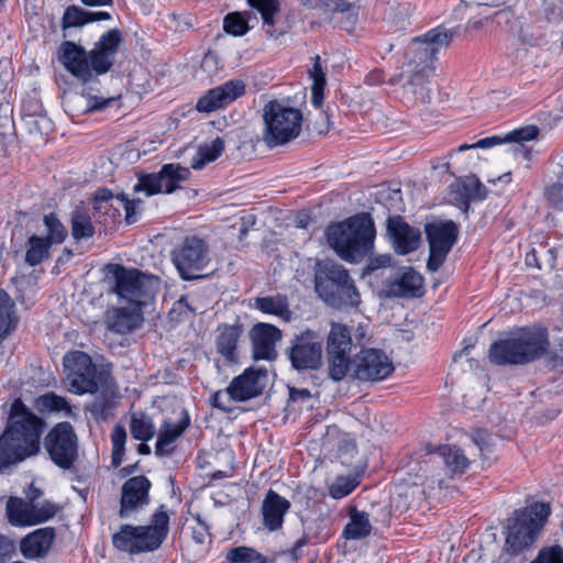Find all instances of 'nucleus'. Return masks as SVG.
Here are the masks:
<instances>
[{
	"mask_svg": "<svg viewBox=\"0 0 563 563\" xmlns=\"http://www.w3.org/2000/svg\"><path fill=\"white\" fill-rule=\"evenodd\" d=\"M44 422L20 399L10 409L7 427L0 435V471L36 455Z\"/></svg>",
	"mask_w": 563,
	"mask_h": 563,
	"instance_id": "1",
	"label": "nucleus"
},
{
	"mask_svg": "<svg viewBox=\"0 0 563 563\" xmlns=\"http://www.w3.org/2000/svg\"><path fill=\"white\" fill-rule=\"evenodd\" d=\"M452 37L450 30L437 27L416 37L410 44V58L401 68L399 81L407 93L422 103L430 100L427 85L434 73L432 63L437 54L449 46Z\"/></svg>",
	"mask_w": 563,
	"mask_h": 563,
	"instance_id": "2",
	"label": "nucleus"
},
{
	"mask_svg": "<svg viewBox=\"0 0 563 563\" xmlns=\"http://www.w3.org/2000/svg\"><path fill=\"white\" fill-rule=\"evenodd\" d=\"M121 42L122 34L117 29L103 34L89 53L74 42L65 41L59 47L58 60L71 75L86 82L93 74H104L111 68Z\"/></svg>",
	"mask_w": 563,
	"mask_h": 563,
	"instance_id": "3",
	"label": "nucleus"
},
{
	"mask_svg": "<svg viewBox=\"0 0 563 563\" xmlns=\"http://www.w3.org/2000/svg\"><path fill=\"white\" fill-rule=\"evenodd\" d=\"M516 38L515 59L526 65L539 67L548 54L563 45V32L548 18L525 19L512 30Z\"/></svg>",
	"mask_w": 563,
	"mask_h": 563,
	"instance_id": "4",
	"label": "nucleus"
},
{
	"mask_svg": "<svg viewBox=\"0 0 563 563\" xmlns=\"http://www.w3.org/2000/svg\"><path fill=\"white\" fill-rule=\"evenodd\" d=\"M376 231L368 213H358L327 230L330 246L344 261L357 263L374 247Z\"/></svg>",
	"mask_w": 563,
	"mask_h": 563,
	"instance_id": "5",
	"label": "nucleus"
},
{
	"mask_svg": "<svg viewBox=\"0 0 563 563\" xmlns=\"http://www.w3.org/2000/svg\"><path fill=\"white\" fill-rule=\"evenodd\" d=\"M549 347L544 328H521L490 345L489 360L498 365H522L542 357Z\"/></svg>",
	"mask_w": 563,
	"mask_h": 563,
	"instance_id": "6",
	"label": "nucleus"
},
{
	"mask_svg": "<svg viewBox=\"0 0 563 563\" xmlns=\"http://www.w3.org/2000/svg\"><path fill=\"white\" fill-rule=\"evenodd\" d=\"M168 521L167 512L161 507L148 526H121L112 537L113 545L130 554L155 551L167 536Z\"/></svg>",
	"mask_w": 563,
	"mask_h": 563,
	"instance_id": "7",
	"label": "nucleus"
},
{
	"mask_svg": "<svg viewBox=\"0 0 563 563\" xmlns=\"http://www.w3.org/2000/svg\"><path fill=\"white\" fill-rule=\"evenodd\" d=\"M548 504L534 503L525 509L517 510L508 519L505 551L517 555L528 549L550 516Z\"/></svg>",
	"mask_w": 563,
	"mask_h": 563,
	"instance_id": "8",
	"label": "nucleus"
},
{
	"mask_svg": "<svg viewBox=\"0 0 563 563\" xmlns=\"http://www.w3.org/2000/svg\"><path fill=\"white\" fill-rule=\"evenodd\" d=\"M263 141L269 147L284 145L301 132L302 113L284 102L273 100L263 108Z\"/></svg>",
	"mask_w": 563,
	"mask_h": 563,
	"instance_id": "9",
	"label": "nucleus"
},
{
	"mask_svg": "<svg viewBox=\"0 0 563 563\" xmlns=\"http://www.w3.org/2000/svg\"><path fill=\"white\" fill-rule=\"evenodd\" d=\"M108 273L114 279L113 291L121 300L141 309L154 298L158 288V278L146 275L135 268H126L119 264H110Z\"/></svg>",
	"mask_w": 563,
	"mask_h": 563,
	"instance_id": "10",
	"label": "nucleus"
},
{
	"mask_svg": "<svg viewBox=\"0 0 563 563\" xmlns=\"http://www.w3.org/2000/svg\"><path fill=\"white\" fill-rule=\"evenodd\" d=\"M172 261L183 279L203 277L211 262L208 243L198 236H187L172 252Z\"/></svg>",
	"mask_w": 563,
	"mask_h": 563,
	"instance_id": "11",
	"label": "nucleus"
},
{
	"mask_svg": "<svg viewBox=\"0 0 563 563\" xmlns=\"http://www.w3.org/2000/svg\"><path fill=\"white\" fill-rule=\"evenodd\" d=\"M266 372L245 369L230 385L212 395V405L223 411H230L233 401H245L258 396L265 385Z\"/></svg>",
	"mask_w": 563,
	"mask_h": 563,
	"instance_id": "12",
	"label": "nucleus"
},
{
	"mask_svg": "<svg viewBox=\"0 0 563 563\" xmlns=\"http://www.w3.org/2000/svg\"><path fill=\"white\" fill-rule=\"evenodd\" d=\"M65 384L74 394L95 393L98 389L97 369L88 354L80 351L64 356Z\"/></svg>",
	"mask_w": 563,
	"mask_h": 563,
	"instance_id": "13",
	"label": "nucleus"
},
{
	"mask_svg": "<svg viewBox=\"0 0 563 563\" xmlns=\"http://www.w3.org/2000/svg\"><path fill=\"white\" fill-rule=\"evenodd\" d=\"M190 169L179 164H165L158 173L143 175L134 186L136 192L152 196L159 192L172 194L180 188V184L188 180Z\"/></svg>",
	"mask_w": 563,
	"mask_h": 563,
	"instance_id": "14",
	"label": "nucleus"
},
{
	"mask_svg": "<svg viewBox=\"0 0 563 563\" xmlns=\"http://www.w3.org/2000/svg\"><path fill=\"white\" fill-rule=\"evenodd\" d=\"M77 435L68 422L56 424L45 438V449L52 461L68 470L77 459Z\"/></svg>",
	"mask_w": 563,
	"mask_h": 563,
	"instance_id": "15",
	"label": "nucleus"
},
{
	"mask_svg": "<svg viewBox=\"0 0 563 563\" xmlns=\"http://www.w3.org/2000/svg\"><path fill=\"white\" fill-rule=\"evenodd\" d=\"M457 227L453 221L434 222L426 225L429 243V258L427 267L435 272L443 264L448 253L457 239Z\"/></svg>",
	"mask_w": 563,
	"mask_h": 563,
	"instance_id": "16",
	"label": "nucleus"
},
{
	"mask_svg": "<svg viewBox=\"0 0 563 563\" xmlns=\"http://www.w3.org/2000/svg\"><path fill=\"white\" fill-rule=\"evenodd\" d=\"M288 358L298 371L318 369L322 364V343L312 330L296 335L287 350Z\"/></svg>",
	"mask_w": 563,
	"mask_h": 563,
	"instance_id": "17",
	"label": "nucleus"
},
{
	"mask_svg": "<svg viewBox=\"0 0 563 563\" xmlns=\"http://www.w3.org/2000/svg\"><path fill=\"white\" fill-rule=\"evenodd\" d=\"M393 371V362L380 350H361L352 360V376L362 382L383 380Z\"/></svg>",
	"mask_w": 563,
	"mask_h": 563,
	"instance_id": "18",
	"label": "nucleus"
},
{
	"mask_svg": "<svg viewBox=\"0 0 563 563\" xmlns=\"http://www.w3.org/2000/svg\"><path fill=\"white\" fill-rule=\"evenodd\" d=\"M245 85L240 79H233L221 86L208 90L201 96L196 109L199 112L210 113L233 102L235 99L244 95Z\"/></svg>",
	"mask_w": 563,
	"mask_h": 563,
	"instance_id": "19",
	"label": "nucleus"
},
{
	"mask_svg": "<svg viewBox=\"0 0 563 563\" xmlns=\"http://www.w3.org/2000/svg\"><path fill=\"white\" fill-rule=\"evenodd\" d=\"M349 277L347 271L334 263L320 264L314 275V288L319 297L327 303L335 301L338 291Z\"/></svg>",
	"mask_w": 563,
	"mask_h": 563,
	"instance_id": "20",
	"label": "nucleus"
},
{
	"mask_svg": "<svg viewBox=\"0 0 563 563\" xmlns=\"http://www.w3.org/2000/svg\"><path fill=\"white\" fill-rule=\"evenodd\" d=\"M387 234L397 254L406 255L416 251L421 243L419 229L409 225L399 216L387 220Z\"/></svg>",
	"mask_w": 563,
	"mask_h": 563,
	"instance_id": "21",
	"label": "nucleus"
},
{
	"mask_svg": "<svg viewBox=\"0 0 563 563\" xmlns=\"http://www.w3.org/2000/svg\"><path fill=\"white\" fill-rule=\"evenodd\" d=\"M253 355L256 360H274L276 344L282 340V331L271 323H256L250 332Z\"/></svg>",
	"mask_w": 563,
	"mask_h": 563,
	"instance_id": "22",
	"label": "nucleus"
},
{
	"mask_svg": "<svg viewBox=\"0 0 563 563\" xmlns=\"http://www.w3.org/2000/svg\"><path fill=\"white\" fill-rule=\"evenodd\" d=\"M151 482L144 476L128 479L122 487L120 517L126 518L132 511L148 503Z\"/></svg>",
	"mask_w": 563,
	"mask_h": 563,
	"instance_id": "23",
	"label": "nucleus"
},
{
	"mask_svg": "<svg viewBox=\"0 0 563 563\" xmlns=\"http://www.w3.org/2000/svg\"><path fill=\"white\" fill-rule=\"evenodd\" d=\"M366 336V331L362 325L355 330L354 336L352 330L344 323L330 322V330L327 335L325 351H339L351 353L354 346L361 345Z\"/></svg>",
	"mask_w": 563,
	"mask_h": 563,
	"instance_id": "24",
	"label": "nucleus"
},
{
	"mask_svg": "<svg viewBox=\"0 0 563 563\" xmlns=\"http://www.w3.org/2000/svg\"><path fill=\"white\" fill-rule=\"evenodd\" d=\"M423 278L410 267H402L387 282L386 291L390 297H419L422 295Z\"/></svg>",
	"mask_w": 563,
	"mask_h": 563,
	"instance_id": "25",
	"label": "nucleus"
},
{
	"mask_svg": "<svg viewBox=\"0 0 563 563\" xmlns=\"http://www.w3.org/2000/svg\"><path fill=\"white\" fill-rule=\"evenodd\" d=\"M141 203L140 199L129 200L124 195L113 194L109 189H100L96 192L93 198L95 210L97 212L109 214L112 209L111 217H114L115 212L122 208L125 211V221L132 223L135 217V210L137 205Z\"/></svg>",
	"mask_w": 563,
	"mask_h": 563,
	"instance_id": "26",
	"label": "nucleus"
},
{
	"mask_svg": "<svg viewBox=\"0 0 563 563\" xmlns=\"http://www.w3.org/2000/svg\"><path fill=\"white\" fill-rule=\"evenodd\" d=\"M142 311L137 307H112L104 313L106 328L114 333L124 334L142 323Z\"/></svg>",
	"mask_w": 563,
	"mask_h": 563,
	"instance_id": "27",
	"label": "nucleus"
},
{
	"mask_svg": "<svg viewBox=\"0 0 563 563\" xmlns=\"http://www.w3.org/2000/svg\"><path fill=\"white\" fill-rule=\"evenodd\" d=\"M54 539V528L45 527L36 529L21 540L20 551L27 560L43 558L51 550Z\"/></svg>",
	"mask_w": 563,
	"mask_h": 563,
	"instance_id": "28",
	"label": "nucleus"
},
{
	"mask_svg": "<svg viewBox=\"0 0 563 563\" xmlns=\"http://www.w3.org/2000/svg\"><path fill=\"white\" fill-rule=\"evenodd\" d=\"M538 132H539V130L534 125L523 126V128H520V129L509 132L505 137L490 136V137L482 139L478 142L473 143V144H462L457 150H455L451 153V156H453V154H455V153H461V152L470 151V150L490 148L493 146L500 145V144L507 143V142L520 143V142H525V141H531V140L537 139Z\"/></svg>",
	"mask_w": 563,
	"mask_h": 563,
	"instance_id": "29",
	"label": "nucleus"
},
{
	"mask_svg": "<svg viewBox=\"0 0 563 563\" xmlns=\"http://www.w3.org/2000/svg\"><path fill=\"white\" fill-rule=\"evenodd\" d=\"M290 504L287 499L279 496L274 490H269L262 505V512L264 525L271 531L277 530L282 527L284 516L289 510Z\"/></svg>",
	"mask_w": 563,
	"mask_h": 563,
	"instance_id": "30",
	"label": "nucleus"
},
{
	"mask_svg": "<svg viewBox=\"0 0 563 563\" xmlns=\"http://www.w3.org/2000/svg\"><path fill=\"white\" fill-rule=\"evenodd\" d=\"M111 101V98L98 97L90 92L68 93L64 97V106L73 117L102 109Z\"/></svg>",
	"mask_w": 563,
	"mask_h": 563,
	"instance_id": "31",
	"label": "nucleus"
},
{
	"mask_svg": "<svg viewBox=\"0 0 563 563\" xmlns=\"http://www.w3.org/2000/svg\"><path fill=\"white\" fill-rule=\"evenodd\" d=\"M242 334V328L236 324L219 327L216 340L217 352L228 364L238 362L236 347Z\"/></svg>",
	"mask_w": 563,
	"mask_h": 563,
	"instance_id": "32",
	"label": "nucleus"
},
{
	"mask_svg": "<svg viewBox=\"0 0 563 563\" xmlns=\"http://www.w3.org/2000/svg\"><path fill=\"white\" fill-rule=\"evenodd\" d=\"M7 517L9 522L15 527L33 526L32 503L19 497H11L7 501Z\"/></svg>",
	"mask_w": 563,
	"mask_h": 563,
	"instance_id": "33",
	"label": "nucleus"
},
{
	"mask_svg": "<svg viewBox=\"0 0 563 563\" xmlns=\"http://www.w3.org/2000/svg\"><path fill=\"white\" fill-rule=\"evenodd\" d=\"M254 308L266 314H273L284 321L291 319L288 300L283 295L269 297H256L254 299Z\"/></svg>",
	"mask_w": 563,
	"mask_h": 563,
	"instance_id": "34",
	"label": "nucleus"
},
{
	"mask_svg": "<svg viewBox=\"0 0 563 563\" xmlns=\"http://www.w3.org/2000/svg\"><path fill=\"white\" fill-rule=\"evenodd\" d=\"M187 424V421H180L176 424L165 421L158 431L155 454H169L172 452L170 444L184 433Z\"/></svg>",
	"mask_w": 563,
	"mask_h": 563,
	"instance_id": "35",
	"label": "nucleus"
},
{
	"mask_svg": "<svg viewBox=\"0 0 563 563\" xmlns=\"http://www.w3.org/2000/svg\"><path fill=\"white\" fill-rule=\"evenodd\" d=\"M328 375L334 382H341L349 372L352 373L351 353L325 351Z\"/></svg>",
	"mask_w": 563,
	"mask_h": 563,
	"instance_id": "36",
	"label": "nucleus"
},
{
	"mask_svg": "<svg viewBox=\"0 0 563 563\" xmlns=\"http://www.w3.org/2000/svg\"><path fill=\"white\" fill-rule=\"evenodd\" d=\"M372 525L368 514L352 509L350 511V521L343 529V537L349 540H358L369 536Z\"/></svg>",
	"mask_w": 563,
	"mask_h": 563,
	"instance_id": "37",
	"label": "nucleus"
},
{
	"mask_svg": "<svg viewBox=\"0 0 563 563\" xmlns=\"http://www.w3.org/2000/svg\"><path fill=\"white\" fill-rule=\"evenodd\" d=\"M111 16L108 12H89L78 7H69L63 15V29L81 26L89 22L109 20Z\"/></svg>",
	"mask_w": 563,
	"mask_h": 563,
	"instance_id": "38",
	"label": "nucleus"
},
{
	"mask_svg": "<svg viewBox=\"0 0 563 563\" xmlns=\"http://www.w3.org/2000/svg\"><path fill=\"white\" fill-rule=\"evenodd\" d=\"M225 142L222 137H216L210 143L200 145L191 159V168L201 169L207 164L214 162L224 151Z\"/></svg>",
	"mask_w": 563,
	"mask_h": 563,
	"instance_id": "39",
	"label": "nucleus"
},
{
	"mask_svg": "<svg viewBox=\"0 0 563 563\" xmlns=\"http://www.w3.org/2000/svg\"><path fill=\"white\" fill-rule=\"evenodd\" d=\"M51 244L45 238L32 235L25 244V263L30 266L42 264L49 257Z\"/></svg>",
	"mask_w": 563,
	"mask_h": 563,
	"instance_id": "40",
	"label": "nucleus"
},
{
	"mask_svg": "<svg viewBox=\"0 0 563 563\" xmlns=\"http://www.w3.org/2000/svg\"><path fill=\"white\" fill-rule=\"evenodd\" d=\"M438 453L443 459L448 471L452 474H462L470 466V459L456 446H440L438 448Z\"/></svg>",
	"mask_w": 563,
	"mask_h": 563,
	"instance_id": "41",
	"label": "nucleus"
},
{
	"mask_svg": "<svg viewBox=\"0 0 563 563\" xmlns=\"http://www.w3.org/2000/svg\"><path fill=\"white\" fill-rule=\"evenodd\" d=\"M130 432L135 440L147 442L155 434V426L152 419L144 412H132Z\"/></svg>",
	"mask_w": 563,
	"mask_h": 563,
	"instance_id": "42",
	"label": "nucleus"
},
{
	"mask_svg": "<svg viewBox=\"0 0 563 563\" xmlns=\"http://www.w3.org/2000/svg\"><path fill=\"white\" fill-rule=\"evenodd\" d=\"M335 294V301L327 302V305L336 308L357 307L361 302L360 294L354 282L349 276L346 283H343Z\"/></svg>",
	"mask_w": 563,
	"mask_h": 563,
	"instance_id": "43",
	"label": "nucleus"
},
{
	"mask_svg": "<svg viewBox=\"0 0 563 563\" xmlns=\"http://www.w3.org/2000/svg\"><path fill=\"white\" fill-rule=\"evenodd\" d=\"M34 406L42 412H65L66 415L71 412V406L66 398L54 393H46L37 397L34 401Z\"/></svg>",
	"mask_w": 563,
	"mask_h": 563,
	"instance_id": "44",
	"label": "nucleus"
},
{
	"mask_svg": "<svg viewBox=\"0 0 563 563\" xmlns=\"http://www.w3.org/2000/svg\"><path fill=\"white\" fill-rule=\"evenodd\" d=\"M16 320L14 301L4 290L0 289V329L10 332Z\"/></svg>",
	"mask_w": 563,
	"mask_h": 563,
	"instance_id": "45",
	"label": "nucleus"
},
{
	"mask_svg": "<svg viewBox=\"0 0 563 563\" xmlns=\"http://www.w3.org/2000/svg\"><path fill=\"white\" fill-rule=\"evenodd\" d=\"M95 229L92 227L90 217L81 211H75L71 214V234L76 241L89 239L93 235Z\"/></svg>",
	"mask_w": 563,
	"mask_h": 563,
	"instance_id": "46",
	"label": "nucleus"
},
{
	"mask_svg": "<svg viewBox=\"0 0 563 563\" xmlns=\"http://www.w3.org/2000/svg\"><path fill=\"white\" fill-rule=\"evenodd\" d=\"M249 3L261 12L264 24L268 26V29H266V34L269 37H273L275 32L272 30V26L274 25V14L278 12V1L249 0Z\"/></svg>",
	"mask_w": 563,
	"mask_h": 563,
	"instance_id": "47",
	"label": "nucleus"
},
{
	"mask_svg": "<svg viewBox=\"0 0 563 563\" xmlns=\"http://www.w3.org/2000/svg\"><path fill=\"white\" fill-rule=\"evenodd\" d=\"M310 76L313 80L312 87H311V102L316 108H319L322 104L323 100V88L325 85V77L324 73L322 71L321 65H320V57H316V62L313 64L312 69L310 70Z\"/></svg>",
	"mask_w": 563,
	"mask_h": 563,
	"instance_id": "48",
	"label": "nucleus"
},
{
	"mask_svg": "<svg viewBox=\"0 0 563 563\" xmlns=\"http://www.w3.org/2000/svg\"><path fill=\"white\" fill-rule=\"evenodd\" d=\"M325 11L346 13V21L343 27L350 30L356 22V14L353 5L347 0H320Z\"/></svg>",
	"mask_w": 563,
	"mask_h": 563,
	"instance_id": "49",
	"label": "nucleus"
},
{
	"mask_svg": "<svg viewBox=\"0 0 563 563\" xmlns=\"http://www.w3.org/2000/svg\"><path fill=\"white\" fill-rule=\"evenodd\" d=\"M358 484L356 476H338L329 486V494L334 499H341L351 494Z\"/></svg>",
	"mask_w": 563,
	"mask_h": 563,
	"instance_id": "50",
	"label": "nucleus"
},
{
	"mask_svg": "<svg viewBox=\"0 0 563 563\" xmlns=\"http://www.w3.org/2000/svg\"><path fill=\"white\" fill-rule=\"evenodd\" d=\"M227 559L232 563H266V560L255 549L249 547L231 549Z\"/></svg>",
	"mask_w": 563,
	"mask_h": 563,
	"instance_id": "51",
	"label": "nucleus"
},
{
	"mask_svg": "<svg viewBox=\"0 0 563 563\" xmlns=\"http://www.w3.org/2000/svg\"><path fill=\"white\" fill-rule=\"evenodd\" d=\"M48 236L45 238L49 244H59L67 236V230L54 213L46 214L43 219Z\"/></svg>",
	"mask_w": 563,
	"mask_h": 563,
	"instance_id": "52",
	"label": "nucleus"
},
{
	"mask_svg": "<svg viewBox=\"0 0 563 563\" xmlns=\"http://www.w3.org/2000/svg\"><path fill=\"white\" fill-rule=\"evenodd\" d=\"M462 188L466 198V201H464L465 211L468 208V200H482L486 197V189L484 185L475 176L467 177L462 183Z\"/></svg>",
	"mask_w": 563,
	"mask_h": 563,
	"instance_id": "53",
	"label": "nucleus"
},
{
	"mask_svg": "<svg viewBox=\"0 0 563 563\" xmlns=\"http://www.w3.org/2000/svg\"><path fill=\"white\" fill-rule=\"evenodd\" d=\"M112 464L119 466L122 463L124 454V445L126 442V431L121 424L113 428L112 434Z\"/></svg>",
	"mask_w": 563,
	"mask_h": 563,
	"instance_id": "54",
	"label": "nucleus"
},
{
	"mask_svg": "<svg viewBox=\"0 0 563 563\" xmlns=\"http://www.w3.org/2000/svg\"><path fill=\"white\" fill-rule=\"evenodd\" d=\"M33 526L52 519L58 512V506L45 500L42 503H32Z\"/></svg>",
	"mask_w": 563,
	"mask_h": 563,
	"instance_id": "55",
	"label": "nucleus"
},
{
	"mask_svg": "<svg viewBox=\"0 0 563 563\" xmlns=\"http://www.w3.org/2000/svg\"><path fill=\"white\" fill-rule=\"evenodd\" d=\"M24 123L31 134L46 135L52 130V122L45 115L30 114L24 118Z\"/></svg>",
	"mask_w": 563,
	"mask_h": 563,
	"instance_id": "56",
	"label": "nucleus"
},
{
	"mask_svg": "<svg viewBox=\"0 0 563 563\" xmlns=\"http://www.w3.org/2000/svg\"><path fill=\"white\" fill-rule=\"evenodd\" d=\"M223 27L225 32L240 36L246 33L247 23L240 13H230L224 18Z\"/></svg>",
	"mask_w": 563,
	"mask_h": 563,
	"instance_id": "57",
	"label": "nucleus"
},
{
	"mask_svg": "<svg viewBox=\"0 0 563 563\" xmlns=\"http://www.w3.org/2000/svg\"><path fill=\"white\" fill-rule=\"evenodd\" d=\"M531 563H563V548L554 545L543 549Z\"/></svg>",
	"mask_w": 563,
	"mask_h": 563,
	"instance_id": "58",
	"label": "nucleus"
},
{
	"mask_svg": "<svg viewBox=\"0 0 563 563\" xmlns=\"http://www.w3.org/2000/svg\"><path fill=\"white\" fill-rule=\"evenodd\" d=\"M547 201L555 209H563V184L554 183L544 190Z\"/></svg>",
	"mask_w": 563,
	"mask_h": 563,
	"instance_id": "59",
	"label": "nucleus"
},
{
	"mask_svg": "<svg viewBox=\"0 0 563 563\" xmlns=\"http://www.w3.org/2000/svg\"><path fill=\"white\" fill-rule=\"evenodd\" d=\"M472 439L482 453L490 451V448L494 445V437L484 430H475Z\"/></svg>",
	"mask_w": 563,
	"mask_h": 563,
	"instance_id": "60",
	"label": "nucleus"
},
{
	"mask_svg": "<svg viewBox=\"0 0 563 563\" xmlns=\"http://www.w3.org/2000/svg\"><path fill=\"white\" fill-rule=\"evenodd\" d=\"M14 552V543L11 539L0 534V563H5Z\"/></svg>",
	"mask_w": 563,
	"mask_h": 563,
	"instance_id": "61",
	"label": "nucleus"
},
{
	"mask_svg": "<svg viewBox=\"0 0 563 563\" xmlns=\"http://www.w3.org/2000/svg\"><path fill=\"white\" fill-rule=\"evenodd\" d=\"M311 399V393L306 388H290L289 389V400L292 402L301 401L307 402Z\"/></svg>",
	"mask_w": 563,
	"mask_h": 563,
	"instance_id": "62",
	"label": "nucleus"
},
{
	"mask_svg": "<svg viewBox=\"0 0 563 563\" xmlns=\"http://www.w3.org/2000/svg\"><path fill=\"white\" fill-rule=\"evenodd\" d=\"M390 264H391L390 255H387V254L378 255L376 257L371 258L369 264H368V269L376 271L382 267H387Z\"/></svg>",
	"mask_w": 563,
	"mask_h": 563,
	"instance_id": "63",
	"label": "nucleus"
},
{
	"mask_svg": "<svg viewBox=\"0 0 563 563\" xmlns=\"http://www.w3.org/2000/svg\"><path fill=\"white\" fill-rule=\"evenodd\" d=\"M42 496V490L40 488L30 485L29 490L26 492V498L30 503H35Z\"/></svg>",
	"mask_w": 563,
	"mask_h": 563,
	"instance_id": "64",
	"label": "nucleus"
}]
</instances>
